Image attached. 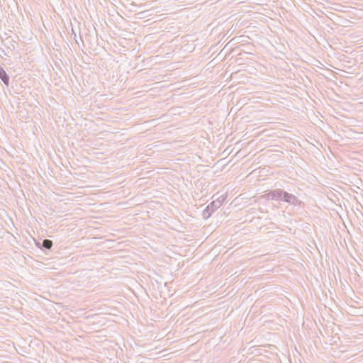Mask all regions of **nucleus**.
<instances>
[{"label":"nucleus","instance_id":"f03ea898","mask_svg":"<svg viewBox=\"0 0 363 363\" xmlns=\"http://www.w3.org/2000/svg\"><path fill=\"white\" fill-rule=\"evenodd\" d=\"M52 245V241H50L49 240H45L43 241V247H45V248L50 249V248H51Z\"/></svg>","mask_w":363,"mask_h":363},{"label":"nucleus","instance_id":"f257e3e1","mask_svg":"<svg viewBox=\"0 0 363 363\" xmlns=\"http://www.w3.org/2000/svg\"><path fill=\"white\" fill-rule=\"evenodd\" d=\"M0 78L3 80V82L5 84L8 83L9 77L5 71L2 68H0Z\"/></svg>","mask_w":363,"mask_h":363}]
</instances>
